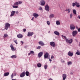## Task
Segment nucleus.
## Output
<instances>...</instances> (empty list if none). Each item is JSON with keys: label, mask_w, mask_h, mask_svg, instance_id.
<instances>
[{"label": "nucleus", "mask_w": 80, "mask_h": 80, "mask_svg": "<svg viewBox=\"0 0 80 80\" xmlns=\"http://www.w3.org/2000/svg\"><path fill=\"white\" fill-rule=\"evenodd\" d=\"M10 24H9L8 23H6L5 24L4 30H8V28H10Z\"/></svg>", "instance_id": "1"}, {"label": "nucleus", "mask_w": 80, "mask_h": 80, "mask_svg": "<svg viewBox=\"0 0 80 80\" xmlns=\"http://www.w3.org/2000/svg\"><path fill=\"white\" fill-rule=\"evenodd\" d=\"M66 41L67 43H68L70 44L72 43V42H73V40L72 39L69 40L68 39H66Z\"/></svg>", "instance_id": "2"}, {"label": "nucleus", "mask_w": 80, "mask_h": 80, "mask_svg": "<svg viewBox=\"0 0 80 80\" xmlns=\"http://www.w3.org/2000/svg\"><path fill=\"white\" fill-rule=\"evenodd\" d=\"M51 46L53 47H55V43L53 42H52L50 43Z\"/></svg>", "instance_id": "3"}, {"label": "nucleus", "mask_w": 80, "mask_h": 80, "mask_svg": "<svg viewBox=\"0 0 80 80\" xmlns=\"http://www.w3.org/2000/svg\"><path fill=\"white\" fill-rule=\"evenodd\" d=\"M22 3V1H18L16 2L14 4V5H20Z\"/></svg>", "instance_id": "4"}, {"label": "nucleus", "mask_w": 80, "mask_h": 80, "mask_svg": "<svg viewBox=\"0 0 80 80\" xmlns=\"http://www.w3.org/2000/svg\"><path fill=\"white\" fill-rule=\"evenodd\" d=\"M70 28L71 30H74L75 28V27L74 25L71 24L70 25Z\"/></svg>", "instance_id": "5"}, {"label": "nucleus", "mask_w": 80, "mask_h": 80, "mask_svg": "<svg viewBox=\"0 0 80 80\" xmlns=\"http://www.w3.org/2000/svg\"><path fill=\"white\" fill-rule=\"evenodd\" d=\"M78 32L77 31H74L72 32V36L73 37H75L76 35L77 34Z\"/></svg>", "instance_id": "6"}, {"label": "nucleus", "mask_w": 80, "mask_h": 80, "mask_svg": "<svg viewBox=\"0 0 80 80\" xmlns=\"http://www.w3.org/2000/svg\"><path fill=\"white\" fill-rule=\"evenodd\" d=\"M33 35V32H28L27 36H28V37H31Z\"/></svg>", "instance_id": "7"}, {"label": "nucleus", "mask_w": 80, "mask_h": 80, "mask_svg": "<svg viewBox=\"0 0 80 80\" xmlns=\"http://www.w3.org/2000/svg\"><path fill=\"white\" fill-rule=\"evenodd\" d=\"M45 9L46 11L48 12H49V6L48 4L46 5L45 7Z\"/></svg>", "instance_id": "8"}, {"label": "nucleus", "mask_w": 80, "mask_h": 80, "mask_svg": "<svg viewBox=\"0 0 80 80\" xmlns=\"http://www.w3.org/2000/svg\"><path fill=\"white\" fill-rule=\"evenodd\" d=\"M25 72H23L20 75V77H25Z\"/></svg>", "instance_id": "9"}, {"label": "nucleus", "mask_w": 80, "mask_h": 80, "mask_svg": "<svg viewBox=\"0 0 80 80\" xmlns=\"http://www.w3.org/2000/svg\"><path fill=\"white\" fill-rule=\"evenodd\" d=\"M42 55H43V52H41L38 54V58H40Z\"/></svg>", "instance_id": "10"}, {"label": "nucleus", "mask_w": 80, "mask_h": 80, "mask_svg": "<svg viewBox=\"0 0 80 80\" xmlns=\"http://www.w3.org/2000/svg\"><path fill=\"white\" fill-rule=\"evenodd\" d=\"M40 3L41 5H45V1L43 0H42L41 1Z\"/></svg>", "instance_id": "11"}, {"label": "nucleus", "mask_w": 80, "mask_h": 80, "mask_svg": "<svg viewBox=\"0 0 80 80\" xmlns=\"http://www.w3.org/2000/svg\"><path fill=\"white\" fill-rule=\"evenodd\" d=\"M39 45H41V46H43V45H44L45 44H44V43L42 41H40L38 42Z\"/></svg>", "instance_id": "12"}, {"label": "nucleus", "mask_w": 80, "mask_h": 80, "mask_svg": "<svg viewBox=\"0 0 80 80\" xmlns=\"http://www.w3.org/2000/svg\"><path fill=\"white\" fill-rule=\"evenodd\" d=\"M17 37L19 38H22L23 37V35L22 34H19L17 35Z\"/></svg>", "instance_id": "13"}, {"label": "nucleus", "mask_w": 80, "mask_h": 80, "mask_svg": "<svg viewBox=\"0 0 80 80\" xmlns=\"http://www.w3.org/2000/svg\"><path fill=\"white\" fill-rule=\"evenodd\" d=\"M62 78L63 80H65L67 78V75H66V74H63L62 75Z\"/></svg>", "instance_id": "14"}, {"label": "nucleus", "mask_w": 80, "mask_h": 80, "mask_svg": "<svg viewBox=\"0 0 80 80\" xmlns=\"http://www.w3.org/2000/svg\"><path fill=\"white\" fill-rule=\"evenodd\" d=\"M10 47L11 48L12 50V51H15V49L13 47V45L12 44L11 45Z\"/></svg>", "instance_id": "15"}, {"label": "nucleus", "mask_w": 80, "mask_h": 80, "mask_svg": "<svg viewBox=\"0 0 80 80\" xmlns=\"http://www.w3.org/2000/svg\"><path fill=\"white\" fill-rule=\"evenodd\" d=\"M33 16L35 18H37V17H38V14L36 13H34Z\"/></svg>", "instance_id": "16"}, {"label": "nucleus", "mask_w": 80, "mask_h": 80, "mask_svg": "<svg viewBox=\"0 0 80 80\" xmlns=\"http://www.w3.org/2000/svg\"><path fill=\"white\" fill-rule=\"evenodd\" d=\"M73 52H71V51H70L68 52V55L69 56H73Z\"/></svg>", "instance_id": "17"}, {"label": "nucleus", "mask_w": 80, "mask_h": 80, "mask_svg": "<svg viewBox=\"0 0 80 80\" xmlns=\"http://www.w3.org/2000/svg\"><path fill=\"white\" fill-rule=\"evenodd\" d=\"M75 3H76V7H80V4H79V3L78 2H75Z\"/></svg>", "instance_id": "18"}, {"label": "nucleus", "mask_w": 80, "mask_h": 80, "mask_svg": "<svg viewBox=\"0 0 80 80\" xmlns=\"http://www.w3.org/2000/svg\"><path fill=\"white\" fill-rule=\"evenodd\" d=\"M54 33L55 34V35H58V36L60 35V33H59L57 31H55L54 32Z\"/></svg>", "instance_id": "19"}, {"label": "nucleus", "mask_w": 80, "mask_h": 80, "mask_svg": "<svg viewBox=\"0 0 80 80\" xmlns=\"http://www.w3.org/2000/svg\"><path fill=\"white\" fill-rule=\"evenodd\" d=\"M9 73L8 72H6L4 73V77H7V76H8L9 75Z\"/></svg>", "instance_id": "20"}, {"label": "nucleus", "mask_w": 80, "mask_h": 80, "mask_svg": "<svg viewBox=\"0 0 80 80\" xmlns=\"http://www.w3.org/2000/svg\"><path fill=\"white\" fill-rule=\"evenodd\" d=\"M15 11H12L11 12V14L10 15L11 17H13L14 15H15Z\"/></svg>", "instance_id": "21"}, {"label": "nucleus", "mask_w": 80, "mask_h": 80, "mask_svg": "<svg viewBox=\"0 0 80 80\" xmlns=\"http://www.w3.org/2000/svg\"><path fill=\"white\" fill-rule=\"evenodd\" d=\"M48 53H46L44 55V58H48Z\"/></svg>", "instance_id": "22"}, {"label": "nucleus", "mask_w": 80, "mask_h": 80, "mask_svg": "<svg viewBox=\"0 0 80 80\" xmlns=\"http://www.w3.org/2000/svg\"><path fill=\"white\" fill-rule=\"evenodd\" d=\"M54 14H52L49 15V18H53V17H54Z\"/></svg>", "instance_id": "23"}, {"label": "nucleus", "mask_w": 80, "mask_h": 80, "mask_svg": "<svg viewBox=\"0 0 80 80\" xmlns=\"http://www.w3.org/2000/svg\"><path fill=\"white\" fill-rule=\"evenodd\" d=\"M56 23L57 25H60V22H59V21H57Z\"/></svg>", "instance_id": "24"}, {"label": "nucleus", "mask_w": 80, "mask_h": 80, "mask_svg": "<svg viewBox=\"0 0 80 80\" xmlns=\"http://www.w3.org/2000/svg\"><path fill=\"white\" fill-rule=\"evenodd\" d=\"M76 54V55H80V51L78 50H77Z\"/></svg>", "instance_id": "25"}, {"label": "nucleus", "mask_w": 80, "mask_h": 80, "mask_svg": "<svg viewBox=\"0 0 80 80\" xmlns=\"http://www.w3.org/2000/svg\"><path fill=\"white\" fill-rule=\"evenodd\" d=\"M72 12L74 14H75V15H76L77 14V11L75 9L73 10Z\"/></svg>", "instance_id": "26"}, {"label": "nucleus", "mask_w": 80, "mask_h": 80, "mask_svg": "<svg viewBox=\"0 0 80 80\" xmlns=\"http://www.w3.org/2000/svg\"><path fill=\"white\" fill-rule=\"evenodd\" d=\"M11 58H17V56L15 55H12L11 56Z\"/></svg>", "instance_id": "27"}, {"label": "nucleus", "mask_w": 80, "mask_h": 80, "mask_svg": "<svg viewBox=\"0 0 80 80\" xmlns=\"http://www.w3.org/2000/svg\"><path fill=\"white\" fill-rule=\"evenodd\" d=\"M37 66L39 68L41 67H42V64L40 63H38L37 64Z\"/></svg>", "instance_id": "28"}, {"label": "nucleus", "mask_w": 80, "mask_h": 80, "mask_svg": "<svg viewBox=\"0 0 80 80\" xmlns=\"http://www.w3.org/2000/svg\"><path fill=\"white\" fill-rule=\"evenodd\" d=\"M25 74H26V76H29V72H28V71H26V72H25Z\"/></svg>", "instance_id": "29"}, {"label": "nucleus", "mask_w": 80, "mask_h": 80, "mask_svg": "<svg viewBox=\"0 0 80 80\" xmlns=\"http://www.w3.org/2000/svg\"><path fill=\"white\" fill-rule=\"evenodd\" d=\"M30 53H31V54H32V55H35V52H34L33 51H31L30 52Z\"/></svg>", "instance_id": "30"}, {"label": "nucleus", "mask_w": 80, "mask_h": 80, "mask_svg": "<svg viewBox=\"0 0 80 80\" xmlns=\"http://www.w3.org/2000/svg\"><path fill=\"white\" fill-rule=\"evenodd\" d=\"M8 35L7 34H4V38H6V37H7Z\"/></svg>", "instance_id": "31"}, {"label": "nucleus", "mask_w": 80, "mask_h": 80, "mask_svg": "<svg viewBox=\"0 0 80 80\" xmlns=\"http://www.w3.org/2000/svg\"><path fill=\"white\" fill-rule=\"evenodd\" d=\"M18 7V6H12V7L13 8H17Z\"/></svg>", "instance_id": "32"}, {"label": "nucleus", "mask_w": 80, "mask_h": 80, "mask_svg": "<svg viewBox=\"0 0 80 80\" xmlns=\"http://www.w3.org/2000/svg\"><path fill=\"white\" fill-rule=\"evenodd\" d=\"M62 38L63 39H67V37L66 36H65L63 35L62 36Z\"/></svg>", "instance_id": "33"}, {"label": "nucleus", "mask_w": 80, "mask_h": 80, "mask_svg": "<svg viewBox=\"0 0 80 80\" xmlns=\"http://www.w3.org/2000/svg\"><path fill=\"white\" fill-rule=\"evenodd\" d=\"M47 24H48V25H50V22L49 21H47Z\"/></svg>", "instance_id": "34"}, {"label": "nucleus", "mask_w": 80, "mask_h": 80, "mask_svg": "<svg viewBox=\"0 0 80 80\" xmlns=\"http://www.w3.org/2000/svg\"><path fill=\"white\" fill-rule=\"evenodd\" d=\"M40 48H41V46H39L37 47V49H38V50H39Z\"/></svg>", "instance_id": "35"}, {"label": "nucleus", "mask_w": 80, "mask_h": 80, "mask_svg": "<svg viewBox=\"0 0 80 80\" xmlns=\"http://www.w3.org/2000/svg\"><path fill=\"white\" fill-rule=\"evenodd\" d=\"M71 11V9H68V13L70 12Z\"/></svg>", "instance_id": "36"}, {"label": "nucleus", "mask_w": 80, "mask_h": 80, "mask_svg": "<svg viewBox=\"0 0 80 80\" xmlns=\"http://www.w3.org/2000/svg\"><path fill=\"white\" fill-rule=\"evenodd\" d=\"M68 65H71V64L72 63V62H68Z\"/></svg>", "instance_id": "37"}, {"label": "nucleus", "mask_w": 80, "mask_h": 80, "mask_svg": "<svg viewBox=\"0 0 80 80\" xmlns=\"http://www.w3.org/2000/svg\"><path fill=\"white\" fill-rule=\"evenodd\" d=\"M72 16H73V14H72V13H71V14H70V18H72Z\"/></svg>", "instance_id": "38"}, {"label": "nucleus", "mask_w": 80, "mask_h": 80, "mask_svg": "<svg viewBox=\"0 0 80 80\" xmlns=\"http://www.w3.org/2000/svg\"><path fill=\"white\" fill-rule=\"evenodd\" d=\"M75 5H76L75 2V3H72V6H73V7H75Z\"/></svg>", "instance_id": "39"}, {"label": "nucleus", "mask_w": 80, "mask_h": 80, "mask_svg": "<svg viewBox=\"0 0 80 80\" xmlns=\"http://www.w3.org/2000/svg\"><path fill=\"white\" fill-rule=\"evenodd\" d=\"M44 68L46 70H47V65H45L44 66Z\"/></svg>", "instance_id": "40"}, {"label": "nucleus", "mask_w": 80, "mask_h": 80, "mask_svg": "<svg viewBox=\"0 0 80 80\" xmlns=\"http://www.w3.org/2000/svg\"><path fill=\"white\" fill-rule=\"evenodd\" d=\"M14 42L16 43V44H18V42H17V40L14 41Z\"/></svg>", "instance_id": "41"}, {"label": "nucleus", "mask_w": 80, "mask_h": 80, "mask_svg": "<svg viewBox=\"0 0 80 80\" xmlns=\"http://www.w3.org/2000/svg\"><path fill=\"white\" fill-rule=\"evenodd\" d=\"M51 59H53V58H54V56H53V55H52V56H51Z\"/></svg>", "instance_id": "42"}, {"label": "nucleus", "mask_w": 80, "mask_h": 80, "mask_svg": "<svg viewBox=\"0 0 80 80\" xmlns=\"http://www.w3.org/2000/svg\"><path fill=\"white\" fill-rule=\"evenodd\" d=\"M61 62H62V63H64V62H65V61H64L62 59L61 60Z\"/></svg>", "instance_id": "43"}, {"label": "nucleus", "mask_w": 80, "mask_h": 80, "mask_svg": "<svg viewBox=\"0 0 80 80\" xmlns=\"http://www.w3.org/2000/svg\"><path fill=\"white\" fill-rule=\"evenodd\" d=\"M26 30H27L26 29H23V31L24 32H26Z\"/></svg>", "instance_id": "44"}, {"label": "nucleus", "mask_w": 80, "mask_h": 80, "mask_svg": "<svg viewBox=\"0 0 80 80\" xmlns=\"http://www.w3.org/2000/svg\"><path fill=\"white\" fill-rule=\"evenodd\" d=\"M78 32H80V28H78Z\"/></svg>", "instance_id": "45"}, {"label": "nucleus", "mask_w": 80, "mask_h": 80, "mask_svg": "<svg viewBox=\"0 0 80 80\" xmlns=\"http://www.w3.org/2000/svg\"><path fill=\"white\" fill-rule=\"evenodd\" d=\"M78 18L80 19V16L79 15L78 17Z\"/></svg>", "instance_id": "46"}, {"label": "nucleus", "mask_w": 80, "mask_h": 80, "mask_svg": "<svg viewBox=\"0 0 80 80\" xmlns=\"http://www.w3.org/2000/svg\"><path fill=\"white\" fill-rule=\"evenodd\" d=\"M16 14H18V11L16 12Z\"/></svg>", "instance_id": "47"}, {"label": "nucleus", "mask_w": 80, "mask_h": 80, "mask_svg": "<svg viewBox=\"0 0 80 80\" xmlns=\"http://www.w3.org/2000/svg\"><path fill=\"white\" fill-rule=\"evenodd\" d=\"M13 74L12 75V77L11 78H13Z\"/></svg>", "instance_id": "48"}, {"label": "nucleus", "mask_w": 80, "mask_h": 80, "mask_svg": "<svg viewBox=\"0 0 80 80\" xmlns=\"http://www.w3.org/2000/svg\"><path fill=\"white\" fill-rule=\"evenodd\" d=\"M49 61H50V62H52V60L51 59L49 58Z\"/></svg>", "instance_id": "49"}, {"label": "nucleus", "mask_w": 80, "mask_h": 80, "mask_svg": "<svg viewBox=\"0 0 80 80\" xmlns=\"http://www.w3.org/2000/svg\"><path fill=\"white\" fill-rule=\"evenodd\" d=\"M34 18V17H32V18L31 19L32 20H33Z\"/></svg>", "instance_id": "50"}, {"label": "nucleus", "mask_w": 80, "mask_h": 80, "mask_svg": "<svg viewBox=\"0 0 80 80\" xmlns=\"http://www.w3.org/2000/svg\"><path fill=\"white\" fill-rule=\"evenodd\" d=\"M40 10H42V8L40 7Z\"/></svg>", "instance_id": "51"}, {"label": "nucleus", "mask_w": 80, "mask_h": 80, "mask_svg": "<svg viewBox=\"0 0 80 80\" xmlns=\"http://www.w3.org/2000/svg\"><path fill=\"white\" fill-rule=\"evenodd\" d=\"M21 43H22V44H23V42L22 41H21Z\"/></svg>", "instance_id": "52"}, {"label": "nucleus", "mask_w": 80, "mask_h": 80, "mask_svg": "<svg viewBox=\"0 0 80 80\" xmlns=\"http://www.w3.org/2000/svg\"><path fill=\"white\" fill-rule=\"evenodd\" d=\"M31 55V53H29L28 54V55L29 56V55Z\"/></svg>", "instance_id": "53"}, {"label": "nucleus", "mask_w": 80, "mask_h": 80, "mask_svg": "<svg viewBox=\"0 0 80 80\" xmlns=\"http://www.w3.org/2000/svg\"><path fill=\"white\" fill-rule=\"evenodd\" d=\"M48 80H53V79L51 78H50L49 79H48Z\"/></svg>", "instance_id": "54"}, {"label": "nucleus", "mask_w": 80, "mask_h": 80, "mask_svg": "<svg viewBox=\"0 0 80 80\" xmlns=\"http://www.w3.org/2000/svg\"><path fill=\"white\" fill-rule=\"evenodd\" d=\"M12 80H16V79H12Z\"/></svg>", "instance_id": "55"}, {"label": "nucleus", "mask_w": 80, "mask_h": 80, "mask_svg": "<svg viewBox=\"0 0 80 80\" xmlns=\"http://www.w3.org/2000/svg\"><path fill=\"white\" fill-rule=\"evenodd\" d=\"M65 11H68V9H66Z\"/></svg>", "instance_id": "56"}, {"label": "nucleus", "mask_w": 80, "mask_h": 80, "mask_svg": "<svg viewBox=\"0 0 80 80\" xmlns=\"http://www.w3.org/2000/svg\"><path fill=\"white\" fill-rule=\"evenodd\" d=\"M14 74H15V75H16V74L15 73H14Z\"/></svg>", "instance_id": "57"}]
</instances>
